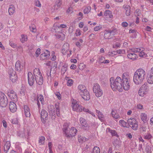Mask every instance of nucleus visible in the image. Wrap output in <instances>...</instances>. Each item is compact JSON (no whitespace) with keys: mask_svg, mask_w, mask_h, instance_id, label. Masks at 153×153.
I'll return each mask as SVG.
<instances>
[{"mask_svg":"<svg viewBox=\"0 0 153 153\" xmlns=\"http://www.w3.org/2000/svg\"><path fill=\"white\" fill-rule=\"evenodd\" d=\"M111 86L114 91L118 90L120 92L123 91L122 81L121 78L117 77L115 80L113 77H111L110 79Z\"/></svg>","mask_w":153,"mask_h":153,"instance_id":"1","label":"nucleus"},{"mask_svg":"<svg viewBox=\"0 0 153 153\" xmlns=\"http://www.w3.org/2000/svg\"><path fill=\"white\" fill-rule=\"evenodd\" d=\"M146 72L142 68L137 69L134 73L133 76V80L137 85L141 84L145 78Z\"/></svg>","mask_w":153,"mask_h":153,"instance_id":"2","label":"nucleus"},{"mask_svg":"<svg viewBox=\"0 0 153 153\" xmlns=\"http://www.w3.org/2000/svg\"><path fill=\"white\" fill-rule=\"evenodd\" d=\"M69 128L67 123H65L63 128V131L64 132L65 136L70 137L75 136L77 131V130L74 127H71V129H68Z\"/></svg>","mask_w":153,"mask_h":153,"instance_id":"3","label":"nucleus"},{"mask_svg":"<svg viewBox=\"0 0 153 153\" xmlns=\"http://www.w3.org/2000/svg\"><path fill=\"white\" fill-rule=\"evenodd\" d=\"M149 87L148 84L145 83L140 88L139 91V95L141 97H143L144 95L146 94L149 91Z\"/></svg>","mask_w":153,"mask_h":153,"instance_id":"4","label":"nucleus"},{"mask_svg":"<svg viewBox=\"0 0 153 153\" xmlns=\"http://www.w3.org/2000/svg\"><path fill=\"white\" fill-rule=\"evenodd\" d=\"M93 89V91L97 97H100L102 95V91L101 89L100 86L98 84L95 83L94 84Z\"/></svg>","mask_w":153,"mask_h":153,"instance_id":"5","label":"nucleus"},{"mask_svg":"<svg viewBox=\"0 0 153 153\" xmlns=\"http://www.w3.org/2000/svg\"><path fill=\"white\" fill-rule=\"evenodd\" d=\"M7 98L5 94L0 92V106L2 107H6L7 104Z\"/></svg>","mask_w":153,"mask_h":153,"instance_id":"6","label":"nucleus"},{"mask_svg":"<svg viewBox=\"0 0 153 153\" xmlns=\"http://www.w3.org/2000/svg\"><path fill=\"white\" fill-rule=\"evenodd\" d=\"M127 122L129 125L132 126L131 128L133 129L134 130H137L138 127V124L136 119L134 118H130L128 119Z\"/></svg>","mask_w":153,"mask_h":153,"instance_id":"7","label":"nucleus"},{"mask_svg":"<svg viewBox=\"0 0 153 153\" xmlns=\"http://www.w3.org/2000/svg\"><path fill=\"white\" fill-rule=\"evenodd\" d=\"M9 74L11 81L13 82H16L17 79L16 71L13 68H10L9 71Z\"/></svg>","mask_w":153,"mask_h":153,"instance_id":"8","label":"nucleus"},{"mask_svg":"<svg viewBox=\"0 0 153 153\" xmlns=\"http://www.w3.org/2000/svg\"><path fill=\"white\" fill-rule=\"evenodd\" d=\"M122 80L123 87L125 90L128 91L130 88V79L127 78H126Z\"/></svg>","mask_w":153,"mask_h":153,"instance_id":"9","label":"nucleus"},{"mask_svg":"<svg viewBox=\"0 0 153 153\" xmlns=\"http://www.w3.org/2000/svg\"><path fill=\"white\" fill-rule=\"evenodd\" d=\"M114 31L111 30H105L104 37L105 39H110L113 37L114 35L113 33Z\"/></svg>","mask_w":153,"mask_h":153,"instance_id":"10","label":"nucleus"},{"mask_svg":"<svg viewBox=\"0 0 153 153\" xmlns=\"http://www.w3.org/2000/svg\"><path fill=\"white\" fill-rule=\"evenodd\" d=\"M8 95L11 100L16 102L17 100V97L16 93L13 91L11 90L8 92Z\"/></svg>","mask_w":153,"mask_h":153,"instance_id":"11","label":"nucleus"},{"mask_svg":"<svg viewBox=\"0 0 153 153\" xmlns=\"http://www.w3.org/2000/svg\"><path fill=\"white\" fill-rule=\"evenodd\" d=\"M28 81L29 85L32 86L35 82L34 78L32 73L30 72H29L27 74Z\"/></svg>","mask_w":153,"mask_h":153,"instance_id":"12","label":"nucleus"},{"mask_svg":"<svg viewBox=\"0 0 153 153\" xmlns=\"http://www.w3.org/2000/svg\"><path fill=\"white\" fill-rule=\"evenodd\" d=\"M49 109V115L51 116L52 119H54L56 117V113L55 108L53 105L50 106Z\"/></svg>","mask_w":153,"mask_h":153,"instance_id":"13","label":"nucleus"},{"mask_svg":"<svg viewBox=\"0 0 153 153\" xmlns=\"http://www.w3.org/2000/svg\"><path fill=\"white\" fill-rule=\"evenodd\" d=\"M9 108L10 111L12 113H14L17 110L16 105L13 102H10L9 105Z\"/></svg>","mask_w":153,"mask_h":153,"instance_id":"14","label":"nucleus"},{"mask_svg":"<svg viewBox=\"0 0 153 153\" xmlns=\"http://www.w3.org/2000/svg\"><path fill=\"white\" fill-rule=\"evenodd\" d=\"M39 100L40 101L42 104H43L44 102V100L43 97L42 95L39 94L37 96V104L38 106L39 109V110L40 109V105Z\"/></svg>","mask_w":153,"mask_h":153,"instance_id":"15","label":"nucleus"},{"mask_svg":"<svg viewBox=\"0 0 153 153\" xmlns=\"http://www.w3.org/2000/svg\"><path fill=\"white\" fill-rule=\"evenodd\" d=\"M80 95L85 100H88L90 99V94L87 90H85L82 94H81Z\"/></svg>","mask_w":153,"mask_h":153,"instance_id":"16","label":"nucleus"},{"mask_svg":"<svg viewBox=\"0 0 153 153\" xmlns=\"http://www.w3.org/2000/svg\"><path fill=\"white\" fill-rule=\"evenodd\" d=\"M15 67L16 71H21L22 70L23 66L20 61L18 60L15 64Z\"/></svg>","mask_w":153,"mask_h":153,"instance_id":"17","label":"nucleus"},{"mask_svg":"<svg viewBox=\"0 0 153 153\" xmlns=\"http://www.w3.org/2000/svg\"><path fill=\"white\" fill-rule=\"evenodd\" d=\"M35 80L38 85H42L43 83V78L42 75H39L38 76L35 77Z\"/></svg>","mask_w":153,"mask_h":153,"instance_id":"18","label":"nucleus"},{"mask_svg":"<svg viewBox=\"0 0 153 153\" xmlns=\"http://www.w3.org/2000/svg\"><path fill=\"white\" fill-rule=\"evenodd\" d=\"M50 55V52L48 50H46L44 53L40 55V57L42 59H45L48 58Z\"/></svg>","mask_w":153,"mask_h":153,"instance_id":"19","label":"nucleus"},{"mask_svg":"<svg viewBox=\"0 0 153 153\" xmlns=\"http://www.w3.org/2000/svg\"><path fill=\"white\" fill-rule=\"evenodd\" d=\"M48 116V113L45 110L43 109L41 112V117L42 120L45 121Z\"/></svg>","mask_w":153,"mask_h":153,"instance_id":"20","label":"nucleus"},{"mask_svg":"<svg viewBox=\"0 0 153 153\" xmlns=\"http://www.w3.org/2000/svg\"><path fill=\"white\" fill-rule=\"evenodd\" d=\"M69 45L67 43H65L63 45L62 49V52L63 54H65L69 50Z\"/></svg>","mask_w":153,"mask_h":153,"instance_id":"21","label":"nucleus"},{"mask_svg":"<svg viewBox=\"0 0 153 153\" xmlns=\"http://www.w3.org/2000/svg\"><path fill=\"white\" fill-rule=\"evenodd\" d=\"M78 89L80 95L82 94L85 90H87L85 86L82 85H79L78 87Z\"/></svg>","mask_w":153,"mask_h":153,"instance_id":"22","label":"nucleus"},{"mask_svg":"<svg viewBox=\"0 0 153 153\" xmlns=\"http://www.w3.org/2000/svg\"><path fill=\"white\" fill-rule=\"evenodd\" d=\"M10 141H7L4 142V153H7V152L10 148Z\"/></svg>","mask_w":153,"mask_h":153,"instance_id":"23","label":"nucleus"},{"mask_svg":"<svg viewBox=\"0 0 153 153\" xmlns=\"http://www.w3.org/2000/svg\"><path fill=\"white\" fill-rule=\"evenodd\" d=\"M62 4L61 0H57L54 6V10L55 12L57 11L60 7Z\"/></svg>","mask_w":153,"mask_h":153,"instance_id":"24","label":"nucleus"},{"mask_svg":"<svg viewBox=\"0 0 153 153\" xmlns=\"http://www.w3.org/2000/svg\"><path fill=\"white\" fill-rule=\"evenodd\" d=\"M72 108L73 111L77 112H80L82 111V106L79 104L77 105L76 106H72Z\"/></svg>","mask_w":153,"mask_h":153,"instance_id":"25","label":"nucleus"},{"mask_svg":"<svg viewBox=\"0 0 153 153\" xmlns=\"http://www.w3.org/2000/svg\"><path fill=\"white\" fill-rule=\"evenodd\" d=\"M24 109H25V116L27 117H30V109L28 106L25 105L24 106Z\"/></svg>","mask_w":153,"mask_h":153,"instance_id":"26","label":"nucleus"},{"mask_svg":"<svg viewBox=\"0 0 153 153\" xmlns=\"http://www.w3.org/2000/svg\"><path fill=\"white\" fill-rule=\"evenodd\" d=\"M128 57L133 60L137 59L138 58L137 56L134 53H130L127 55Z\"/></svg>","mask_w":153,"mask_h":153,"instance_id":"27","label":"nucleus"},{"mask_svg":"<svg viewBox=\"0 0 153 153\" xmlns=\"http://www.w3.org/2000/svg\"><path fill=\"white\" fill-rule=\"evenodd\" d=\"M147 79L148 83L150 84L153 83V75L148 74Z\"/></svg>","mask_w":153,"mask_h":153,"instance_id":"28","label":"nucleus"},{"mask_svg":"<svg viewBox=\"0 0 153 153\" xmlns=\"http://www.w3.org/2000/svg\"><path fill=\"white\" fill-rule=\"evenodd\" d=\"M104 16L109 17L110 18H111L113 17L112 12L109 10L105 11L104 13Z\"/></svg>","mask_w":153,"mask_h":153,"instance_id":"29","label":"nucleus"},{"mask_svg":"<svg viewBox=\"0 0 153 153\" xmlns=\"http://www.w3.org/2000/svg\"><path fill=\"white\" fill-rule=\"evenodd\" d=\"M132 52L134 53L139 52L140 51H144V49L143 47L140 48H133L131 49Z\"/></svg>","mask_w":153,"mask_h":153,"instance_id":"30","label":"nucleus"},{"mask_svg":"<svg viewBox=\"0 0 153 153\" xmlns=\"http://www.w3.org/2000/svg\"><path fill=\"white\" fill-rule=\"evenodd\" d=\"M80 123L84 127H86L88 126V124L86 123L85 120L83 118L81 117L79 119Z\"/></svg>","mask_w":153,"mask_h":153,"instance_id":"31","label":"nucleus"},{"mask_svg":"<svg viewBox=\"0 0 153 153\" xmlns=\"http://www.w3.org/2000/svg\"><path fill=\"white\" fill-rule=\"evenodd\" d=\"M125 10H126V14L127 16L130 15V8L129 5L126 6L125 7Z\"/></svg>","mask_w":153,"mask_h":153,"instance_id":"32","label":"nucleus"},{"mask_svg":"<svg viewBox=\"0 0 153 153\" xmlns=\"http://www.w3.org/2000/svg\"><path fill=\"white\" fill-rule=\"evenodd\" d=\"M45 138L44 137L41 136L39 138V143L40 145L44 144Z\"/></svg>","mask_w":153,"mask_h":153,"instance_id":"33","label":"nucleus"},{"mask_svg":"<svg viewBox=\"0 0 153 153\" xmlns=\"http://www.w3.org/2000/svg\"><path fill=\"white\" fill-rule=\"evenodd\" d=\"M15 11V8L13 5H11L8 9V12L10 15L14 13Z\"/></svg>","mask_w":153,"mask_h":153,"instance_id":"34","label":"nucleus"},{"mask_svg":"<svg viewBox=\"0 0 153 153\" xmlns=\"http://www.w3.org/2000/svg\"><path fill=\"white\" fill-rule=\"evenodd\" d=\"M33 74L35 77L38 76L39 75H42L39 69L37 68L34 70Z\"/></svg>","mask_w":153,"mask_h":153,"instance_id":"35","label":"nucleus"},{"mask_svg":"<svg viewBox=\"0 0 153 153\" xmlns=\"http://www.w3.org/2000/svg\"><path fill=\"white\" fill-rule=\"evenodd\" d=\"M112 116L114 118L117 119L120 117V116L117 113L116 111L112 110L111 112Z\"/></svg>","mask_w":153,"mask_h":153,"instance_id":"36","label":"nucleus"},{"mask_svg":"<svg viewBox=\"0 0 153 153\" xmlns=\"http://www.w3.org/2000/svg\"><path fill=\"white\" fill-rule=\"evenodd\" d=\"M21 38L20 39V41L22 43L25 42V41H27V36L26 35L22 34L21 35Z\"/></svg>","mask_w":153,"mask_h":153,"instance_id":"37","label":"nucleus"},{"mask_svg":"<svg viewBox=\"0 0 153 153\" xmlns=\"http://www.w3.org/2000/svg\"><path fill=\"white\" fill-rule=\"evenodd\" d=\"M140 116L142 120L145 122L147 119L146 114L144 113H142L141 114Z\"/></svg>","mask_w":153,"mask_h":153,"instance_id":"38","label":"nucleus"},{"mask_svg":"<svg viewBox=\"0 0 153 153\" xmlns=\"http://www.w3.org/2000/svg\"><path fill=\"white\" fill-rule=\"evenodd\" d=\"M68 65L65 64L62 67L61 72L62 74H64L67 69Z\"/></svg>","mask_w":153,"mask_h":153,"instance_id":"39","label":"nucleus"},{"mask_svg":"<svg viewBox=\"0 0 153 153\" xmlns=\"http://www.w3.org/2000/svg\"><path fill=\"white\" fill-rule=\"evenodd\" d=\"M100 150L99 148L97 146L94 147L92 150V153H100Z\"/></svg>","mask_w":153,"mask_h":153,"instance_id":"40","label":"nucleus"},{"mask_svg":"<svg viewBox=\"0 0 153 153\" xmlns=\"http://www.w3.org/2000/svg\"><path fill=\"white\" fill-rule=\"evenodd\" d=\"M78 140L79 142H81L83 141L85 142L86 141V138L83 137L81 135H79Z\"/></svg>","mask_w":153,"mask_h":153,"instance_id":"41","label":"nucleus"},{"mask_svg":"<svg viewBox=\"0 0 153 153\" xmlns=\"http://www.w3.org/2000/svg\"><path fill=\"white\" fill-rule=\"evenodd\" d=\"M91 9V7H88L84 9V13L85 14H88L90 11Z\"/></svg>","mask_w":153,"mask_h":153,"instance_id":"42","label":"nucleus"},{"mask_svg":"<svg viewBox=\"0 0 153 153\" xmlns=\"http://www.w3.org/2000/svg\"><path fill=\"white\" fill-rule=\"evenodd\" d=\"M119 123L120 124V125L124 127H126V125L127 124V123L125 122L123 120H120L119 121Z\"/></svg>","mask_w":153,"mask_h":153,"instance_id":"43","label":"nucleus"},{"mask_svg":"<svg viewBox=\"0 0 153 153\" xmlns=\"http://www.w3.org/2000/svg\"><path fill=\"white\" fill-rule=\"evenodd\" d=\"M144 51H140L139 52V56L141 57H146V54L143 52Z\"/></svg>","mask_w":153,"mask_h":153,"instance_id":"44","label":"nucleus"},{"mask_svg":"<svg viewBox=\"0 0 153 153\" xmlns=\"http://www.w3.org/2000/svg\"><path fill=\"white\" fill-rule=\"evenodd\" d=\"M51 59L53 61H55L56 59V56L55 55V52L53 51L51 52Z\"/></svg>","mask_w":153,"mask_h":153,"instance_id":"45","label":"nucleus"},{"mask_svg":"<svg viewBox=\"0 0 153 153\" xmlns=\"http://www.w3.org/2000/svg\"><path fill=\"white\" fill-rule=\"evenodd\" d=\"M109 131L111 134L112 136H116L117 135V132L115 130L109 129Z\"/></svg>","mask_w":153,"mask_h":153,"instance_id":"46","label":"nucleus"},{"mask_svg":"<svg viewBox=\"0 0 153 153\" xmlns=\"http://www.w3.org/2000/svg\"><path fill=\"white\" fill-rule=\"evenodd\" d=\"M35 5L36 6L40 7L41 6V4L39 0H36L35 1Z\"/></svg>","mask_w":153,"mask_h":153,"instance_id":"47","label":"nucleus"},{"mask_svg":"<svg viewBox=\"0 0 153 153\" xmlns=\"http://www.w3.org/2000/svg\"><path fill=\"white\" fill-rule=\"evenodd\" d=\"M145 150L146 153H151V148L149 146H147L146 147Z\"/></svg>","mask_w":153,"mask_h":153,"instance_id":"48","label":"nucleus"},{"mask_svg":"<svg viewBox=\"0 0 153 153\" xmlns=\"http://www.w3.org/2000/svg\"><path fill=\"white\" fill-rule=\"evenodd\" d=\"M105 58L104 57L101 56H100L99 58V63H103L104 60H105Z\"/></svg>","mask_w":153,"mask_h":153,"instance_id":"49","label":"nucleus"},{"mask_svg":"<svg viewBox=\"0 0 153 153\" xmlns=\"http://www.w3.org/2000/svg\"><path fill=\"white\" fill-rule=\"evenodd\" d=\"M73 81L72 79H68L67 81V85L68 86H71L73 84Z\"/></svg>","mask_w":153,"mask_h":153,"instance_id":"50","label":"nucleus"},{"mask_svg":"<svg viewBox=\"0 0 153 153\" xmlns=\"http://www.w3.org/2000/svg\"><path fill=\"white\" fill-rule=\"evenodd\" d=\"M53 29L56 32H57V30L59 29V26L56 25L54 24L53 25Z\"/></svg>","mask_w":153,"mask_h":153,"instance_id":"51","label":"nucleus"},{"mask_svg":"<svg viewBox=\"0 0 153 153\" xmlns=\"http://www.w3.org/2000/svg\"><path fill=\"white\" fill-rule=\"evenodd\" d=\"M9 45L11 46L13 48H16V45L12 41L10 42Z\"/></svg>","mask_w":153,"mask_h":153,"instance_id":"52","label":"nucleus"},{"mask_svg":"<svg viewBox=\"0 0 153 153\" xmlns=\"http://www.w3.org/2000/svg\"><path fill=\"white\" fill-rule=\"evenodd\" d=\"M55 107L56 109V111H58L60 110L59 108V103L58 102H57L55 105Z\"/></svg>","mask_w":153,"mask_h":153,"instance_id":"53","label":"nucleus"},{"mask_svg":"<svg viewBox=\"0 0 153 153\" xmlns=\"http://www.w3.org/2000/svg\"><path fill=\"white\" fill-rule=\"evenodd\" d=\"M55 94L56 96L58 98V99L60 100L61 99V95L59 92H56V93H55Z\"/></svg>","mask_w":153,"mask_h":153,"instance_id":"54","label":"nucleus"},{"mask_svg":"<svg viewBox=\"0 0 153 153\" xmlns=\"http://www.w3.org/2000/svg\"><path fill=\"white\" fill-rule=\"evenodd\" d=\"M79 104L78 103L77 101L76 100H73L72 102V106H74V105H78Z\"/></svg>","mask_w":153,"mask_h":153,"instance_id":"55","label":"nucleus"},{"mask_svg":"<svg viewBox=\"0 0 153 153\" xmlns=\"http://www.w3.org/2000/svg\"><path fill=\"white\" fill-rule=\"evenodd\" d=\"M75 34L76 36H78L81 35V30H76V31Z\"/></svg>","mask_w":153,"mask_h":153,"instance_id":"56","label":"nucleus"},{"mask_svg":"<svg viewBox=\"0 0 153 153\" xmlns=\"http://www.w3.org/2000/svg\"><path fill=\"white\" fill-rule=\"evenodd\" d=\"M102 28V26L101 25L96 26L94 28V30L95 31H97L100 29Z\"/></svg>","mask_w":153,"mask_h":153,"instance_id":"57","label":"nucleus"},{"mask_svg":"<svg viewBox=\"0 0 153 153\" xmlns=\"http://www.w3.org/2000/svg\"><path fill=\"white\" fill-rule=\"evenodd\" d=\"M40 53V49L39 48H38L37 49V50L36 52V57H38Z\"/></svg>","mask_w":153,"mask_h":153,"instance_id":"58","label":"nucleus"},{"mask_svg":"<svg viewBox=\"0 0 153 153\" xmlns=\"http://www.w3.org/2000/svg\"><path fill=\"white\" fill-rule=\"evenodd\" d=\"M151 137V135L150 134H148L144 136L145 139H149Z\"/></svg>","mask_w":153,"mask_h":153,"instance_id":"59","label":"nucleus"},{"mask_svg":"<svg viewBox=\"0 0 153 153\" xmlns=\"http://www.w3.org/2000/svg\"><path fill=\"white\" fill-rule=\"evenodd\" d=\"M129 78V77L127 75L126 73H124L123 74V78H122V80H123L124 79V78Z\"/></svg>","mask_w":153,"mask_h":153,"instance_id":"60","label":"nucleus"},{"mask_svg":"<svg viewBox=\"0 0 153 153\" xmlns=\"http://www.w3.org/2000/svg\"><path fill=\"white\" fill-rule=\"evenodd\" d=\"M141 128L142 131L143 132L146 131V130L147 129V127L144 126H142Z\"/></svg>","mask_w":153,"mask_h":153,"instance_id":"61","label":"nucleus"},{"mask_svg":"<svg viewBox=\"0 0 153 153\" xmlns=\"http://www.w3.org/2000/svg\"><path fill=\"white\" fill-rule=\"evenodd\" d=\"M30 30L32 32H35L36 31V28L35 27H30Z\"/></svg>","mask_w":153,"mask_h":153,"instance_id":"62","label":"nucleus"},{"mask_svg":"<svg viewBox=\"0 0 153 153\" xmlns=\"http://www.w3.org/2000/svg\"><path fill=\"white\" fill-rule=\"evenodd\" d=\"M137 108L139 109H142L143 108V106L142 105L140 104H138L137 106Z\"/></svg>","mask_w":153,"mask_h":153,"instance_id":"63","label":"nucleus"},{"mask_svg":"<svg viewBox=\"0 0 153 153\" xmlns=\"http://www.w3.org/2000/svg\"><path fill=\"white\" fill-rule=\"evenodd\" d=\"M148 74L153 75V67L148 71Z\"/></svg>","mask_w":153,"mask_h":153,"instance_id":"64","label":"nucleus"}]
</instances>
